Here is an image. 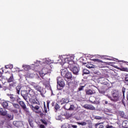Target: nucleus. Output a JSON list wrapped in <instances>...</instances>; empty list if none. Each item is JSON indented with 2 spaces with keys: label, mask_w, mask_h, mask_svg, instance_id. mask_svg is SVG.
<instances>
[{
  "label": "nucleus",
  "mask_w": 128,
  "mask_h": 128,
  "mask_svg": "<svg viewBox=\"0 0 128 128\" xmlns=\"http://www.w3.org/2000/svg\"><path fill=\"white\" fill-rule=\"evenodd\" d=\"M28 100H30V102L32 104V105L30 106V108L34 110L36 114H40L42 112V110H40V103L38 98H34L28 99Z\"/></svg>",
  "instance_id": "nucleus-1"
},
{
  "label": "nucleus",
  "mask_w": 128,
  "mask_h": 128,
  "mask_svg": "<svg viewBox=\"0 0 128 128\" xmlns=\"http://www.w3.org/2000/svg\"><path fill=\"white\" fill-rule=\"evenodd\" d=\"M74 56H63L62 57H61V60L62 62H64V64H68V66H70V62H74Z\"/></svg>",
  "instance_id": "nucleus-2"
},
{
  "label": "nucleus",
  "mask_w": 128,
  "mask_h": 128,
  "mask_svg": "<svg viewBox=\"0 0 128 128\" xmlns=\"http://www.w3.org/2000/svg\"><path fill=\"white\" fill-rule=\"evenodd\" d=\"M68 68L74 74H78L80 72V68L76 66V63L74 62H70V65H68Z\"/></svg>",
  "instance_id": "nucleus-3"
},
{
  "label": "nucleus",
  "mask_w": 128,
  "mask_h": 128,
  "mask_svg": "<svg viewBox=\"0 0 128 128\" xmlns=\"http://www.w3.org/2000/svg\"><path fill=\"white\" fill-rule=\"evenodd\" d=\"M8 96L10 98V102L14 104V102H18V100H20V98L18 96H15L14 94H7Z\"/></svg>",
  "instance_id": "nucleus-4"
},
{
  "label": "nucleus",
  "mask_w": 128,
  "mask_h": 128,
  "mask_svg": "<svg viewBox=\"0 0 128 128\" xmlns=\"http://www.w3.org/2000/svg\"><path fill=\"white\" fill-rule=\"evenodd\" d=\"M118 92L115 91L112 93V96H108V98H110L112 102H118L120 100V96H118Z\"/></svg>",
  "instance_id": "nucleus-5"
},
{
  "label": "nucleus",
  "mask_w": 128,
  "mask_h": 128,
  "mask_svg": "<svg viewBox=\"0 0 128 128\" xmlns=\"http://www.w3.org/2000/svg\"><path fill=\"white\" fill-rule=\"evenodd\" d=\"M57 88L58 90H62V88L64 86V81L62 78L58 77L57 78Z\"/></svg>",
  "instance_id": "nucleus-6"
},
{
  "label": "nucleus",
  "mask_w": 128,
  "mask_h": 128,
  "mask_svg": "<svg viewBox=\"0 0 128 128\" xmlns=\"http://www.w3.org/2000/svg\"><path fill=\"white\" fill-rule=\"evenodd\" d=\"M32 86L34 87V88L37 90V92H40V95L43 96H44V94L42 93V88L40 85L36 83V82H32Z\"/></svg>",
  "instance_id": "nucleus-7"
},
{
  "label": "nucleus",
  "mask_w": 128,
  "mask_h": 128,
  "mask_svg": "<svg viewBox=\"0 0 128 128\" xmlns=\"http://www.w3.org/2000/svg\"><path fill=\"white\" fill-rule=\"evenodd\" d=\"M20 94L22 96L23 98L26 102H28V91L26 90H21Z\"/></svg>",
  "instance_id": "nucleus-8"
},
{
  "label": "nucleus",
  "mask_w": 128,
  "mask_h": 128,
  "mask_svg": "<svg viewBox=\"0 0 128 128\" xmlns=\"http://www.w3.org/2000/svg\"><path fill=\"white\" fill-rule=\"evenodd\" d=\"M18 103L19 104L20 106L22 108V110L26 112H30V110H28V108L26 107V105L24 103V101H18Z\"/></svg>",
  "instance_id": "nucleus-9"
},
{
  "label": "nucleus",
  "mask_w": 128,
  "mask_h": 128,
  "mask_svg": "<svg viewBox=\"0 0 128 128\" xmlns=\"http://www.w3.org/2000/svg\"><path fill=\"white\" fill-rule=\"evenodd\" d=\"M36 98V92L32 89H30L28 90V100L30 98Z\"/></svg>",
  "instance_id": "nucleus-10"
},
{
  "label": "nucleus",
  "mask_w": 128,
  "mask_h": 128,
  "mask_svg": "<svg viewBox=\"0 0 128 128\" xmlns=\"http://www.w3.org/2000/svg\"><path fill=\"white\" fill-rule=\"evenodd\" d=\"M94 62H96L97 64H98V68H104V62L101 60L98 59H94Z\"/></svg>",
  "instance_id": "nucleus-11"
},
{
  "label": "nucleus",
  "mask_w": 128,
  "mask_h": 128,
  "mask_svg": "<svg viewBox=\"0 0 128 128\" xmlns=\"http://www.w3.org/2000/svg\"><path fill=\"white\" fill-rule=\"evenodd\" d=\"M72 72H68L66 74V76L64 77V80L66 81L68 80H72Z\"/></svg>",
  "instance_id": "nucleus-12"
},
{
  "label": "nucleus",
  "mask_w": 128,
  "mask_h": 128,
  "mask_svg": "<svg viewBox=\"0 0 128 128\" xmlns=\"http://www.w3.org/2000/svg\"><path fill=\"white\" fill-rule=\"evenodd\" d=\"M84 108L86 110H95L96 108L92 104H84Z\"/></svg>",
  "instance_id": "nucleus-13"
},
{
  "label": "nucleus",
  "mask_w": 128,
  "mask_h": 128,
  "mask_svg": "<svg viewBox=\"0 0 128 128\" xmlns=\"http://www.w3.org/2000/svg\"><path fill=\"white\" fill-rule=\"evenodd\" d=\"M68 72V69L66 68L60 70L61 76L63 78H64V76H66Z\"/></svg>",
  "instance_id": "nucleus-14"
},
{
  "label": "nucleus",
  "mask_w": 128,
  "mask_h": 128,
  "mask_svg": "<svg viewBox=\"0 0 128 128\" xmlns=\"http://www.w3.org/2000/svg\"><path fill=\"white\" fill-rule=\"evenodd\" d=\"M121 66L120 67L118 68V70H122V72H128V68L124 67L123 64H120Z\"/></svg>",
  "instance_id": "nucleus-15"
},
{
  "label": "nucleus",
  "mask_w": 128,
  "mask_h": 128,
  "mask_svg": "<svg viewBox=\"0 0 128 128\" xmlns=\"http://www.w3.org/2000/svg\"><path fill=\"white\" fill-rule=\"evenodd\" d=\"M86 94H88V96H92V94H96V91H94V90L88 89L86 90Z\"/></svg>",
  "instance_id": "nucleus-16"
},
{
  "label": "nucleus",
  "mask_w": 128,
  "mask_h": 128,
  "mask_svg": "<svg viewBox=\"0 0 128 128\" xmlns=\"http://www.w3.org/2000/svg\"><path fill=\"white\" fill-rule=\"evenodd\" d=\"M66 82H67V86H68L67 87L68 88H72V86H74V82L72 81L68 80Z\"/></svg>",
  "instance_id": "nucleus-17"
},
{
  "label": "nucleus",
  "mask_w": 128,
  "mask_h": 128,
  "mask_svg": "<svg viewBox=\"0 0 128 128\" xmlns=\"http://www.w3.org/2000/svg\"><path fill=\"white\" fill-rule=\"evenodd\" d=\"M0 114L3 116H5L8 114V112L6 110H4L2 108H0Z\"/></svg>",
  "instance_id": "nucleus-18"
},
{
  "label": "nucleus",
  "mask_w": 128,
  "mask_h": 128,
  "mask_svg": "<svg viewBox=\"0 0 128 128\" xmlns=\"http://www.w3.org/2000/svg\"><path fill=\"white\" fill-rule=\"evenodd\" d=\"M14 86H16V83L13 82L9 84L8 90H13L14 88Z\"/></svg>",
  "instance_id": "nucleus-19"
},
{
  "label": "nucleus",
  "mask_w": 128,
  "mask_h": 128,
  "mask_svg": "<svg viewBox=\"0 0 128 128\" xmlns=\"http://www.w3.org/2000/svg\"><path fill=\"white\" fill-rule=\"evenodd\" d=\"M12 104L14 108L16 110H18L20 108V104L16 102L12 103Z\"/></svg>",
  "instance_id": "nucleus-20"
},
{
  "label": "nucleus",
  "mask_w": 128,
  "mask_h": 128,
  "mask_svg": "<svg viewBox=\"0 0 128 128\" xmlns=\"http://www.w3.org/2000/svg\"><path fill=\"white\" fill-rule=\"evenodd\" d=\"M122 126L124 128H128V120H124L122 123Z\"/></svg>",
  "instance_id": "nucleus-21"
},
{
  "label": "nucleus",
  "mask_w": 128,
  "mask_h": 128,
  "mask_svg": "<svg viewBox=\"0 0 128 128\" xmlns=\"http://www.w3.org/2000/svg\"><path fill=\"white\" fill-rule=\"evenodd\" d=\"M102 123H96L95 124V128H104V125L101 124Z\"/></svg>",
  "instance_id": "nucleus-22"
},
{
  "label": "nucleus",
  "mask_w": 128,
  "mask_h": 128,
  "mask_svg": "<svg viewBox=\"0 0 128 128\" xmlns=\"http://www.w3.org/2000/svg\"><path fill=\"white\" fill-rule=\"evenodd\" d=\"M86 66L88 68H96L95 66H94V64H90V63H88L86 65Z\"/></svg>",
  "instance_id": "nucleus-23"
},
{
  "label": "nucleus",
  "mask_w": 128,
  "mask_h": 128,
  "mask_svg": "<svg viewBox=\"0 0 128 128\" xmlns=\"http://www.w3.org/2000/svg\"><path fill=\"white\" fill-rule=\"evenodd\" d=\"M2 106L4 108H8V103L6 102H3Z\"/></svg>",
  "instance_id": "nucleus-24"
},
{
  "label": "nucleus",
  "mask_w": 128,
  "mask_h": 128,
  "mask_svg": "<svg viewBox=\"0 0 128 128\" xmlns=\"http://www.w3.org/2000/svg\"><path fill=\"white\" fill-rule=\"evenodd\" d=\"M20 122L18 121L13 122V124H14L15 126H16L17 128H18V126H20Z\"/></svg>",
  "instance_id": "nucleus-25"
},
{
  "label": "nucleus",
  "mask_w": 128,
  "mask_h": 128,
  "mask_svg": "<svg viewBox=\"0 0 128 128\" xmlns=\"http://www.w3.org/2000/svg\"><path fill=\"white\" fill-rule=\"evenodd\" d=\"M14 76L12 75L10 78L8 80V82H12L14 80Z\"/></svg>",
  "instance_id": "nucleus-26"
},
{
  "label": "nucleus",
  "mask_w": 128,
  "mask_h": 128,
  "mask_svg": "<svg viewBox=\"0 0 128 128\" xmlns=\"http://www.w3.org/2000/svg\"><path fill=\"white\" fill-rule=\"evenodd\" d=\"M4 68H6V70H8V68H10V70H12V68H14V66L12 64H8V65L5 66Z\"/></svg>",
  "instance_id": "nucleus-27"
},
{
  "label": "nucleus",
  "mask_w": 128,
  "mask_h": 128,
  "mask_svg": "<svg viewBox=\"0 0 128 128\" xmlns=\"http://www.w3.org/2000/svg\"><path fill=\"white\" fill-rule=\"evenodd\" d=\"M20 88H20V86H17L16 87V92L17 94H20Z\"/></svg>",
  "instance_id": "nucleus-28"
},
{
  "label": "nucleus",
  "mask_w": 128,
  "mask_h": 128,
  "mask_svg": "<svg viewBox=\"0 0 128 128\" xmlns=\"http://www.w3.org/2000/svg\"><path fill=\"white\" fill-rule=\"evenodd\" d=\"M108 78V74H102L100 76V78Z\"/></svg>",
  "instance_id": "nucleus-29"
},
{
  "label": "nucleus",
  "mask_w": 128,
  "mask_h": 128,
  "mask_svg": "<svg viewBox=\"0 0 128 128\" xmlns=\"http://www.w3.org/2000/svg\"><path fill=\"white\" fill-rule=\"evenodd\" d=\"M62 100H63V102H62V104H68L70 102L68 98H62Z\"/></svg>",
  "instance_id": "nucleus-30"
},
{
  "label": "nucleus",
  "mask_w": 128,
  "mask_h": 128,
  "mask_svg": "<svg viewBox=\"0 0 128 128\" xmlns=\"http://www.w3.org/2000/svg\"><path fill=\"white\" fill-rule=\"evenodd\" d=\"M102 58H104V60H112V58H110L108 56H102Z\"/></svg>",
  "instance_id": "nucleus-31"
},
{
  "label": "nucleus",
  "mask_w": 128,
  "mask_h": 128,
  "mask_svg": "<svg viewBox=\"0 0 128 128\" xmlns=\"http://www.w3.org/2000/svg\"><path fill=\"white\" fill-rule=\"evenodd\" d=\"M6 116L8 118V120H12L14 118V116H12L10 114H6Z\"/></svg>",
  "instance_id": "nucleus-32"
},
{
  "label": "nucleus",
  "mask_w": 128,
  "mask_h": 128,
  "mask_svg": "<svg viewBox=\"0 0 128 128\" xmlns=\"http://www.w3.org/2000/svg\"><path fill=\"white\" fill-rule=\"evenodd\" d=\"M40 122H42V124H44L45 126H48V122H46V120L44 119H40Z\"/></svg>",
  "instance_id": "nucleus-33"
},
{
  "label": "nucleus",
  "mask_w": 128,
  "mask_h": 128,
  "mask_svg": "<svg viewBox=\"0 0 128 128\" xmlns=\"http://www.w3.org/2000/svg\"><path fill=\"white\" fill-rule=\"evenodd\" d=\"M38 114H40V118H44V117L46 116V113L44 114L42 112H41L38 113Z\"/></svg>",
  "instance_id": "nucleus-34"
},
{
  "label": "nucleus",
  "mask_w": 128,
  "mask_h": 128,
  "mask_svg": "<svg viewBox=\"0 0 128 128\" xmlns=\"http://www.w3.org/2000/svg\"><path fill=\"white\" fill-rule=\"evenodd\" d=\"M28 122H29L30 126H31L32 128V126H34V124L32 123V120L28 119Z\"/></svg>",
  "instance_id": "nucleus-35"
},
{
  "label": "nucleus",
  "mask_w": 128,
  "mask_h": 128,
  "mask_svg": "<svg viewBox=\"0 0 128 128\" xmlns=\"http://www.w3.org/2000/svg\"><path fill=\"white\" fill-rule=\"evenodd\" d=\"M67 110H74V104L70 105V107Z\"/></svg>",
  "instance_id": "nucleus-36"
},
{
  "label": "nucleus",
  "mask_w": 128,
  "mask_h": 128,
  "mask_svg": "<svg viewBox=\"0 0 128 128\" xmlns=\"http://www.w3.org/2000/svg\"><path fill=\"white\" fill-rule=\"evenodd\" d=\"M119 114L121 118H124V112L122 111H120L119 112Z\"/></svg>",
  "instance_id": "nucleus-37"
},
{
  "label": "nucleus",
  "mask_w": 128,
  "mask_h": 128,
  "mask_svg": "<svg viewBox=\"0 0 128 128\" xmlns=\"http://www.w3.org/2000/svg\"><path fill=\"white\" fill-rule=\"evenodd\" d=\"M90 71L86 69H84L83 70V74H89Z\"/></svg>",
  "instance_id": "nucleus-38"
},
{
  "label": "nucleus",
  "mask_w": 128,
  "mask_h": 128,
  "mask_svg": "<svg viewBox=\"0 0 128 128\" xmlns=\"http://www.w3.org/2000/svg\"><path fill=\"white\" fill-rule=\"evenodd\" d=\"M78 124L80 126H86V122H78Z\"/></svg>",
  "instance_id": "nucleus-39"
},
{
  "label": "nucleus",
  "mask_w": 128,
  "mask_h": 128,
  "mask_svg": "<svg viewBox=\"0 0 128 128\" xmlns=\"http://www.w3.org/2000/svg\"><path fill=\"white\" fill-rule=\"evenodd\" d=\"M50 101L48 100L46 101V106H47L48 110H50Z\"/></svg>",
  "instance_id": "nucleus-40"
},
{
  "label": "nucleus",
  "mask_w": 128,
  "mask_h": 128,
  "mask_svg": "<svg viewBox=\"0 0 128 128\" xmlns=\"http://www.w3.org/2000/svg\"><path fill=\"white\" fill-rule=\"evenodd\" d=\"M80 60L81 62H82V64H86V62H84V58L82 57L80 58Z\"/></svg>",
  "instance_id": "nucleus-41"
},
{
  "label": "nucleus",
  "mask_w": 128,
  "mask_h": 128,
  "mask_svg": "<svg viewBox=\"0 0 128 128\" xmlns=\"http://www.w3.org/2000/svg\"><path fill=\"white\" fill-rule=\"evenodd\" d=\"M39 74L40 76H41V78H42V77L44 76H46V74L44 73H43L42 72H39Z\"/></svg>",
  "instance_id": "nucleus-42"
},
{
  "label": "nucleus",
  "mask_w": 128,
  "mask_h": 128,
  "mask_svg": "<svg viewBox=\"0 0 128 128\" xmlns=\"http://www.w3.org/2000/svg\"><path fill=\"white\" fill-rule=\"evenodd\" d=\"M122 92L123 94V98H124V92H126V88L124 87L122 88Z\"/></svg>",
  "instance_id": "nucleus-43"
},
{
  "label": "nucleus",
  "mask_w": 128,
  "mask_h": 128,
  "mask_svg": "<svg viewBox=\"0 0 128 128\" xmlns=\"http://www.w3.org/2000/svg\"><path fill=\"white\" fill-rule=\"evenodd\" d=\"M60 106L58 105V104H56L54 106V108L55 110H59L60 108Z\"/></svg>",
  "instance_id": "nucleus-44"
},
{
  "label": "nucleus",
  "mask_w": 128,
  "mask_h": 128,
  "mask_svg": "<svg viewBox=\"0 0 128 128\" xmlns=\"http://www.w3.org/2000/svg\"><path fill=\"white\" fill-rule=\"evenodd\" d=\"M44 112L45 114H48V109L46 108V106L45 104H44Z\"/></svg>",
  "instance_id": "nucleus-45"
},
{
  "label": "nucleus",
  "mask_w": 128,
  "mask_h": 128,
  "mask_svg": "<svg viewBox=\"0 0 128 128\" xmlns=\"http://www.w3.org/2000/svg\"><path fill=\"white\" fill-rule=\"evenodd\" d=\"M124 80L125 82H128V74L125 75Z\"/></svg>",
  "instance_id": "nucleus-46"
},
{
  "label": "nucleus",
  "mask_w": 128,
  "mask_h": 128,
  "mask_svg": "<svg viewBox=\"0 0 128 128\" xmlns=\"http://www.w3.org/2000/svg\"><path fill=\"white\" fill-rule=\"evenodd\" d=\"M4 73V70L2 69H0V78H2V74Z\"/></svg>",
  "instance_id": "nucleus-47"
},
{
  "label": "nucleus",
  "mask_w": 128,
  "mask_h": 128,
  "mask_svg": "<svg viewBox=\"0 0 128 128\" xmlns=\"http://www.w3.org/2000/svg\"><path fill=\"white\" fill-rule=\"evenodd\" d=\"M84 86H80L78 88V90H79V91L82 90H84Z\"/></svg>",
  "instance_id": "nucleus-48"
},
{
  "label": "nucleus",
  "mask_w": 128,
  "mask_h": 128,
  "mask_svg": "<svg viewBox=\"0 0 128 128\" xmlns=\"http://www.w3.org/2000/svg\"><path fill=\"white\" fill-rule=\"evenodd\" d=\"M96 120H102V118L100 116H96L95 117Z\"/></svg>",
  "instance_id": "nucleus-49"
},
{
  "label": "nucleus",
  "mask_w": 128,
  "mask_h": 128,
  "mask_svg": "<svg viewBox=\"0 0 128 128\" xmlns=\"http://www.w3.org/2000/svg\"><path fill=\"white\" fill-rule=\"evenodd\" d=\"M40 128H46V126H44V125L41 124L39 126Z\"/></svg>",
  "instance_id": "nucleus-50"
},
{
  "label": "nucleus",
  "mask_w": 128,
  "mask_h": 128,
  "mask_svg": "<svg viewBox=\"0 0 128 128\" xmlns=\"http://www.w3.org/2000/svg\"><path fill=\"white\" fill-rule=\"evenodd\" d=\"M118 62H123V64H126V62L124 60H118Z\"/></svg>",
  "instance_id": "nucleus-51"
},
{
  "label": "nucleus",
  "mask_w": 128,
  "mask_h": 128,
  "mask_svg": "<svg viewBox=\"0 0 128 128\" xmlns=\"http://www.w3.org/2000/svg\"><path fill=\"white\" fill-rule=\"evenodd\" d=\"M106 128H114V126H110V125H107L106 126Z\"/></svg>",
  "instance_id": "nucleus-52"
},
{
  "label": "nucleus",
  "mask_w": 128,
  "mask_h": 128,
  "mask_svg": "<svg viewBox=\"0 0 128 128\" xmlns=\"http://www.w3.org/2000/svg\"><path fill=\"white\" fill-rule=\"evenodd\" d=\"M72 128H78V126H76V125H72Z\"/></svg>",
  "instance_id": "nucleus-53"
},
{
  "label": "nucleus",
  "mask_w": 128,
  "mask_h": 128,
  "mask_svg": "<svg viewBox=\"0 0 128 128\" xmlns=\"http://www.w3.org/2000/svg\"><path fill=\"white\" fill-rule=\"evenodd\" d=\"M2 80H0V88H2Z\"/></svg>",
  "instance_id": "nucleus-54"
},
{
  "label": "nucleus",
  "mask_w": 128,
  "mask_h": 128,
  "mask_svg": "<svg viewBox=\"0 0 128 128\" xmlns=\"http://www.w3.org/2000/svg\"><path fill=\"white\" fill-rule=\"evenodd\" d=\"M61 128H68V127H66V126L65 124H64V125H62V126H61Z\"/></svg>",
  "instance_id": "nucleus-55"
},
{
  "label": "nucleus",
  "mask_w": 128,
  "mask_h": 128,
  "mask_svg": "<svg viewBox=\"0 0 128 128\" xmlns=\"http://www.w3.org/2000/svg\"><path fill=\"white\" fill-rule=\"evenodd\" d=\"M13 112H15V114H18V110H13Z\"/></svg>",
  "instance_id": "nucleus-56"
},
{
  "label": "nucleus",
  "mask_w": 128,
  "mask_h": 128,
  "mask_svg": "<svg viewBox=\"0 0 128 128\" xmlns=\"http://www.w3.org/2000/svg\"><path fill=\"white\" fill-rule=\"evenodd\" d=\"M122 102L123 104H124V106H125V105H126V104H125L124 102V100H122Z\"/></svg>",
  "instance_id": "nucleus-57"
},
{
  "label": "nucleus",
  "mask_w": 128,
  "mask_h": 128,
  "mask_svg": "<svg viewBox=\"0 0 128 128\" xmlns=\"http://www.w3.org/2000/svg\"><path fill=\"white\" fill-rule=\"evenodd\" d=\"M126 99H127V100H128V92H127Z\"/></svg>",
  "instance_id": "nucleus-58"
},
{
  "label": "nucleus",
  "mask_w": 128,
  "mask_h": 128,
  "mask_svg": "<svg viewBox=\"0 0 128 128\" xmlns=\"http://www.w3.org/2000/svg\"><path fill=\"white\" fill-rule=\"evenodd\" d=\"M90 102H91L92 104H94V102H96L95 101L94 102L90 101Z\"/></svg>",
  "instance_id": "nucleus-59"
},
{
  "label": "nucleus",
  "mask_w": 128,
  "mask_h": 128,
  "mask_svg": "<svg viewBox=\"0 0 128 128\" xmlns=\"http://www.w3.org/2000/svg\"><path fill=\"white\" fill-rule=\"evenodd\" d=\"M108 101H105L106 104H108Z\"/></svg>",
  "instance_id": "nucleus-60"
},
{
  "label": "nucleus",
  "mask_w": 128,
  "mask_h": 128,
  "mask_svg": "<svg viewBox=\"0 0 128 128\" xmlns=\"http://www.w3.org/2000/svg\"><path fill=\"white\" fill-rule=\"evenodd\" d=\"M70 106V104H66V105H65L66 108V106Z\"/></svg>",
  "instance_id": "nucleus-61"
},
{
  "label": "nucleus",
  "mask_w": 128,
  "mask_h": 128,
  "mask_svg": "<svg viewBox=\"0 0 128 128\" xmlns=\"http://www.w3.org/2000/svg\"><path fill=\"white\" fill-rule=\"evenodd\" d=\"M54 102H52V106H54Z\"/></svg>",
  "instance_id": "nucleus-62"
},
{
  "label": "nucleus",
  "mask_w": 128,
  "mask_h": 128,
  "mask_svg": "<svg viewBox=\"0 0 128 128\" xmlns=\"http://www.w3.org/2000/svg\"><path fill=\"white\" fill-rule=\"evenodd\" d=\"M44 84V82H43Z\"/></svg>",
  "instance_id": "nucleus-63"
}]
</instances>
